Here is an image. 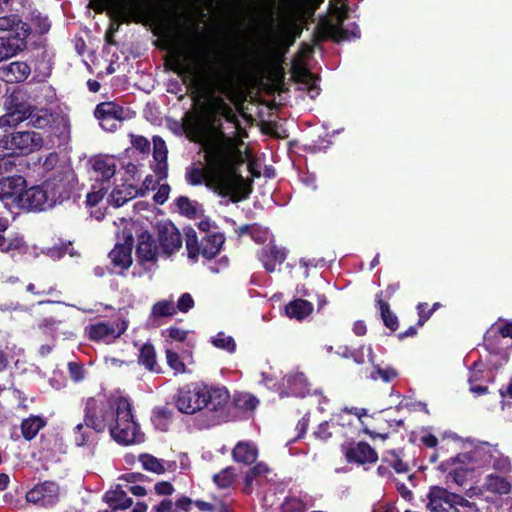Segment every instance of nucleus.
I'll list each match as a JSON object with an SVG mask.
<instances>
[{
  "mask_svg": "<svg viewBox=\"0 0 512 512\" xmlns=\"http://www.w3.org/2000/svg\"><path fill=\"white\" fill-rule=\"evenodd\" d=\"M172 70L183 78L197 92L209 98V105L214 115L225 117L232 121L235 118L232 107L222 96L215 93L229 94L240 79L244 64L238 58L225 55L216 61L203 58L190 39L175 56Z\"/></svg>",
  "mask_w": 512,
  "mask_h": 512,
  "instance_id": "f257e3e1",
  "label": "nucleus"
},
{
  "mask_svg": "<svg viewBox=\"0 0 512 512\" xmlns=\"http://www.w3.org/2000/svg\"><path fill=\"white\" fill-rule=\"evenodd\" d=\"M242 145V141L219 133L203 145L208 172L198 167L189 168L186 180L191 185L205 182L219 195L231 196L232 202L246 199L252 191L251 185L237 171L246 160Z\"/></svg>",
  "mask_w": 512,
  "mask_h": 512,
  "instance_id": "f03ea898",
  "label": "nucleus"
},
{
  "mask_svg": "<svg viewBox=\"0 0 512 512\" xmlns=\"http://www.w3.org/2000/svg\"><path fill=\"white\" fill-rule=\"evenodd\" d=\"M84 421L94 432L109 430L119 444L131 445L142 440L129 400L121 395L97 394L85 401Z\"/></svg>",
  "mask_w": 512,
  "mask_h": 512,
  "instance_id": "7ed1b4c3",
  "label": "nucleus"
},
{
  "mask_svg": "<svg viewBox=\"0 0 512 512\" xmlns=\"http://www.w3.org/2000/svg\"><path fill=\"white\" fill-rule=\"evenodd\" d=\"M229 398L230 394L225 387L198 382L180 388L175 396V405L184 414L202 413L206 418L203 426L211 427L225 420Z\"/></svg>",
  "mask_w": 512,
  "mask_h": 512,
  "instance_id": "20e7f679",
  "label": "nucleus"
},
{
  "mask_svg": "<svg viewBox=\"0 0 512 512\" xmlns=\"http://www.w3.org/2000/svg\"><path fill=\"white\" fill-rule=\"evenodd\" d=\"M457 462L463 464L471 463L475 469L493 468L499 473H509L512 468L510 459L501 453L496 446L486 442L475 446L469 452L460 453L443 461L439 465V469L445 471L448 469L449 464Z\"/></svg>",
  "mask_w": 512,
  "mask_h": 512,
  "instance_id": "39448f33",
  "label": "nucleus"
},
{
  "mask_svg": "<svg viewBox=\"0 0 512 512\" xmlns=\"http://www.w3.org/2000/svg\"><path fill=\"white\" fill-rule=\"evenodd\" d=\"M50 203L53 206L62 204L74 198L77 193L78 181L75 172L68 166H63L46 179L44 182Z\"/></svg>",
  "mask_w": 512,
  "mask_h": 512,
  "instance_id": "423d86ee",
  "label": "nucleus"
},
{
  "mask_svg": "<svg viewBox=\"0 0 512 512\" xmlns=\"http://www.w3.org/2000/svg\"><path fill=\"white\" fill-rule=\"evenodd\" d=\"M44 140L40 133L35 131H19L4 135L0 139V148L10 154H28L40 149Z\"/></svg>",
  "mask_w": 512,
  "mask_h": 512,
  "instance_id": "0eeeda50",
  "label": "nucleus"
},
{
  "mask_svg": "<svg viewBox=\"0 0 512 512\" xmlns=\"http://www.w3.org/2000/svg\"><path fill=\"white\" fill-rule=\"evenodd\" d=\"M427 508L431 512H460L459 507L472 508L474 503L442 487H431L428 493Z\"/></svg>",
  "mask_w": 512,
  "mask_h": 512,
  "instance_id": "6e6552de",
  "label": "nucleus"
},
{
  "mask_svg": "<svg viewBox=\"0 0 512 512\" xmlns=\"http://www.w3.org/2000/svg\"><path fill=\"white\" fill-rule=\"evenodd\" d=\"M61 497L60 485L55 481H44L37 483L27 491L25 499L27 503L38 508H52Z\"/></svg>",
  "mask_w": 512,
  "mask_h": 512,
  "instance_id": "1a4fd4ad",
  "label": "nucleus"
},
{
  "mask_svg": "<svg viewBox=\"0 0 512 512\" xmlns=\"http://www.w3.org/2000/svg\"><path fill=\"white\" fill-rule=\"evenodd\" d=\"M6 113L0 117V127H12L27 120L30 106L22 101L20 92L11 93L5 101Z\"/></svg>",
  "mask_w": 512,
  "mask_h": 512,
  "instance_id": "9d476101",
  "label": "nucleus"
},
{
  "mask_svg": "<svg viewBox=\"0 0 512 512\" xmlns=\"http://www.w3.org/2000/svg\"><path fill=\"white\" fill-rule=\"evenodd\" d=\"M127 329V323L124 320L113 322H99L87 327L88 335L91 340L110 343L119 338Z\"/></svg>",
  "mask_w": 512,
  "mask_h": 512,
  "instance_id": "9b49d317",
  "label": "nucleus"
},
{
  "mask_svg": "<svg viewBox=\"0 0 512 512\" xmlns=\"http://www.w3.org/2000/svg\"><path fill=\"white\" fill-rule=\"evenodd\" d=\"M24 188L26 180L20 175L0 178V201L6 206H18Z\"/></svg>",
  "mask_w": 512,
  "mask_h": 512,
  "instance_id": "f8f14e48",
  "label": "nucleus"
},
{
  "mask_svg": "<svg viewBox=\"0 0 512 512\" xmlns=\"http://www.w3.org/2000/svg\"><path fill=\"white\" fill-rule=\"evenodd\" d=\"M18 206L30 210H46L54 207L50 203V196L44 183L42 186L24 188Z\"/></svg>",
  "mask_w": 512,
  "mask_h": 512,
  "instance_id": "ddd939ff",
  "label": "nucleus"
},
{
  "mask_svg": "<svg viewBox=\"0 0 512 512\" xmlns=\"http://www.w3.org/2000/svg\"><path fill=\"white\" fill-rule=\"evenodd\" d=\"M124 242H117L114 249L109 253V258L115 267L122 270L128 269L132 264L133 235L130 231L123 230Z\"/></svg>",
  "mask_w": 512,
  "mask_h": 512,
  "instance_id": "4468645a",
  "label": "nucleus"
},
{
  "mask_svg": "<svg viewBox=\"0 0 512 512\" xmlns=\"http://www.w3.org/2000/svg\"><path fill=\"white\" fill-rule=\"evenodd\" d=\"M158 241L164 254L171 255L182 246V237L179 230L171 222H162L157 226Z\"/></svg>",
  "mask_w": 512,
  "mask_h": 512,
  "instance_id": "2eb2a0df",
  "label": "nucleus"
},
{
  "mask_svg": "<svg viewBox=\"0 0 512 512\" xmlns=\"http://www.w3.org/2000/svg\"><path fill=\"white\" fill-rule=\"evenodd\" d=\"M349 462L358 464L374 463L378 460L376 451L366 442H358L351 445L345 452Z\"/></svg>",
  "mask_w": 512,
  "mask_h": 512,
  "instance_id": "dca6fc26",
  "label": "nucleus"
},
{
  "mask_svg": "<svg viewBox=\"0 0 512 512\" xmlns=\"http://www.w3.org/2000/svg\"><path fill=\"white\" fill-rule=\"evenodd\" d=\"M158 248L152 236L148 232H142L138 236L136 256L141 264L154 263L157 260Z\"/></svg>",
  "mask_w": 512,
  "mask_h": 512,
  "instance_id": "f3484780",
  "label": "nucleus"
},
{
  "mask_svg": "<svg viewBox=\"0 0 512 512\" xmlns=\"http://www.w3.org/2000/svg\"><path fill=\"white\" fill-rule=\"evenodd\" d=\"M27 38L23 35L0 38V62L24 51L27 48Z\"/></svg>",
  "mask_w": 512,
  "mask_h": 512,
  "instance_id": "a211bd4d",
  "label": "nucleus"
},
{
  "mask_svg": "<svg viewBox=\"0 0 512 512\" xmlns=\"http://www.w3.org/2000/svg\"><path fill=\"white\" fill-rule=\"evenodd\" d=\"M138 461L141 463L144 470L158 475L164 474L165 472H174L177 467L175 461L159 459L148 453L140 454Z\"/></svg>",
  "mask_w": 512,
  "mask_h": 512,
  "instance_id": "6ab92c4d",
  "label": "nucleus"
},
{
  "mask_svg": "<svg viewBox=\"0 0 512 512\" xmlns=\"http://www.w3.org/2000/svg\"><path fill=\"white\" fill-rule=\"evenodd\" d=\"M31 73L30 66L23 61L11 62L0 68V75L7 83L25 81Z\"/></svg>",
  "mask_w": 512,
  "mask_h": 512,
  "instance_id": "aec40b11",
  "label": "nucleus"
},
{
  "mask_svg": "<svg viewBox=\"0 0 512 512\" xmlns=\"http://www.w3.org/2000/svg\"><path fill=\"white\" fill-rule=\"evenodd\" d=\"M90 163L92 165L96 181L106 182L115 175L116 161L112 157H95L90 161Z\"/></svg>",
  "mask_w": 512,
  "mask_h": 512,
  "instance_id": "412c9836",
  "label": "nucleus"
},
{
  "mask_svg": "<svg viewBox=\"0 0 512 512\" xmlns=\"http://www.w3.org/2000/svg\"><path fill=\"white\" fill-rule=\"evenodd\" d=\"M501 338L512 339V322L506 323L503 326L493 325L484 337V344L491 352L499 353L501 350L499 345Z\"/></svg>",
  "mask_w": 512,
  "mask_h": 512,
  "instance_id": "4be33fe9",
  "label": "nucleus"
},
{
  "mask_svg": "<svg viewBox=\"0 0 512 512\" xmlns=\"http://www.w3.org/2000/svg\"><path fill=\"white\" fill-rule=\"evenodd\" d=\"M167 154L168 150L165 141L160 136H154L153 159L156 162V165L154 166V172L160 179L167 177Z\"/></svg>",
  "mask_w": 512,
  "mask_h": 512,
  "instance_id": "5701e85b",
  "label": "nucleus"
},
{
  "mask_svg": "<svg viewBox=\"0 0 512 512\" xmlns=\"http://www.w3.org/2000/svg\"><path fill=\"white\" fill-rule=\"evenodd\" d=\"M0 32H14V36L29 37L32 28L28 23L22 21L19 15L9 14L0 16Z\"/></svg>",
  "mask_w": 512,
  "mask_h": 512,
  "instance_id": "b1692460",
  "label": "nucleus"
},
{
  "mask_svg": "<svg viewBox=\"0 0 512 512\" xmlns=\"http://www.w3.org/2000/svg\"><path fill=\"white\" fill-rule=\"evenodd\" d=\"M259 260L263 263L268 272H274L276 263H282L286 259V252L274 244L264 246L258 254Z\"/></svg>",
  "mask_w": 512,
  "mask_h": 512,
  "instance_id": "393cba45",
  "label": "nucleus"
},
{
  "mask_svg": "<svg viewBox=\"0 0 512 512\" xmlns=\"http://www.w3.org/2000/svg\"><path fill=\"white\" fill-rule=\"evenodd\" d=\"M113 17L119 22H130L134 18L135 3L133 0H106Z\"/></svg>",
  "mask_w": 512,
  "mask_h": 512,
  "instance_id": "a878e982",
  "label": "nucleus"
},
{
  "mask_svg": "<svg viewBox=\"0 0 512 512\" xmlns=\"http://www.w3.org/2000/svg\"><path fill=\"white\" fill-rule=\"evenodd\" d=\"M287 392L282 391L280 397L297 396L304 397L308 392V383L305 375L301 372L288 374L285 378Z\"/></svg>",
  "mask_w": 512,
  "mask_h": 512,
  "instance_id": "bb28decb",
  "label": "nucleus"
},
{
  "mask_svg": "<svg viewBox=\"0 0 512 512\" xmlns=\"http://www.w3.org/2000/svg\"><path fill=\"white\" fill-rule=\"evenodd\" d=\"M98 433L94 432L92 426L87 425L83 420V422L74 426L71 437L77 447H85L92 445L96 441V434Z\"/></svg>",
  "mask_w": 512,
  "mask_h": 512,
  "instance_id": "cd10ccee",
  "label": "nucleus"
},
{
  "mask_svg": "<svg viewBox=\"0 0 512 512\" xmlns=\"http://www.w3.org/2000/svg\"><path fill=\"white\" fill-rule=\"evenodd\" d=\"M225 237L222 233L213 232L201 240V255L206 259H212L220 252Z\"/></svg>",
  "mask_w": 512,
  "mask_h": 512,
  "instance_id": "c85d7f7f",
  "label": "nucleus"
},
{
  "mask_svg": "<svg viewBox=\"0 0 512 512\" xmlns=\"http://www.w3.org/2000/svg\"><path fill=\"white\" fill-rule=\"evenodd\" d=\"M138 190L131 184L116 186L109 195V203L114 207H121L129 200L135 198Z\"/></svg>",
  "mask_w": 512,
  "mask_h": 512,
  "instance_id": "c756f323",
  "label": "nucleus"
},
{
  "mask_svg": "<svg viewBox=\"0 0 512 512\" xmlns=\"http://www.w3.org/2000/svg\"><path fill=\"white\" fill-rule=\"evenodd\" d=\"M232 455L236 462L250 465L257 459L258 451L250 442H239L233 449Z\"/></svg>",
  "mask_w": 512,
  "mask_h": 512,
  "instance_id": "7c9ffc66",
  "label": "nucleus"
},
{
  "mask_svg": "<svg viewBox=\"0 0 512 512\" xmlns=\"http://www.w3.org/2000/svg\"><path fill=\"white\" fill-rule=\"evenodd\" d=\"M286 315L298 321L303 320L313 311V305L306 300L296 299L285 307Z\"/></svg>",
  "mask_w": 512,
  "mask_h": 512,
  "instance_id": "2f4dec72",
  "label": "nucleus"
},
{
  "mask_svg": "<svg viewBox=\"0 0 512 512\" xmlns=\"http://www.w3.org/2000/svg\"><path fill=\"white\" fill-rule=\"evenodd\" d=\"M104 500L113 510L127 509L133 504V500L121 489L107 491Z\"/></svg>",
  "mask_w": 512,
  "mask_h": 512,
  "instance_id": "473e14b6",
  "label": "nucleus"
},
{
  "mask_svg": "<svg viewBox=\"0 0 512 512\" xmlns=\"http://www.w3.org/2000/svg\"><path fill=\"white\" fill-rule=\"evenodd\" d=\"M484 488L488 492L505 495L511 491V484L502 476L489 474L485 477Z\"/></svg>",
  "mask_w": 512,
  "mask_h": 512,
  "instance_id": "72a5a7b5",
  "label": "nucleus"
},
{
  "mask_svg": "<svg viewBox=\"0 0 512 512\" xmlns=\"http://www.w3.org/2000/svg\"><path fill=\"white\" fill-rule=\"evenodd\" d=\"M129 110L124 109L122 106L114 102H102L96 106L94 115H106L120 121L128 117Z\"/></svg>",
  "mask_w": 512,
  "mask_h": 512,
  "instance_id": "f704fd0d",
  "label": "nucleus"
},
{
  "mask_svg": "<svg viewBox=\"0 0 512 512\" xmlns=\"http://www.w3.org/2000/svg\"><path fill=\"white\" fill-rule=\"evenodd\" d=\"M46 425V421L39 416H31L21 423V432L25 440L30 441Z\"/></svg>",
  "mask_w": 512,
  "mask_h": 512,
  "instance_id": "c9c22d12",
  "label": "nucleus"
},
{
  "mask_svg": "<svg viewBox=\"0 0 512 512\" xmlns=\"http://www.w3.org/2000/svg\"><path fill=\"white\" fill-rule=\"evenodd\" d=\"M376 303L379 307L381 318L383 320L384 325L392 331L397 330L398 318L390 310V306H389L388 302L383 300L382 293H378L376 295Z\"/></svg>",
  "mask_w": 512,
  "mask_h": 512,
  "instance_id": "e433bc0d",
  "label": "nucleus"
},
{
  "mask_svg": "<svg viewBox=\"0 0 512 512\" xmlns=\"http://www.w3.org/2000/svg\"><path fill=\"white\" fill-rule=\"evenodd\" d=\"M475 468L471 463L463 464L457 462L455 464L448 465V478L459 486H462L465 481L468 472L473 471ZM446 472V470L444 471Z\"/></svg>",
  "mask_w": 512,
  "mask_h": 512,
  "instance_id": "4c0bfd02",
  "label": "nucleus"
},
{
  "mask_svg": "<svg viewBox=\"0 0 512 512\" xmlns=\"http://www.w3.org/2000/svg\"><path fill=\"white\" fill-rule=\"evenodd\" d=\"M138 362L149 371H158L156 352L154 346L151 343H145L141 347L139 351Z\"/></svg>",
  "mask_w": 512,
  "mask_h": 512,
  "instance_id": "58836bf2",
  "label": "nucleus"
},
{
  "mask_svg": "<svg viewBox=\"0 0 512 512\" xmlns=\"http://www.w3.org/2000/svg\"><path fill=\"white\" fill-rule=\"evenodd\" d=\"M209 342L217 349L224 350L230 354L236 351V342L232 336L226 335L224 332H218L215 336H211Z\"/></svg>",
  "mask_w": 512,
  "mask_h": 512,
  "instance_id": "ea45409f",
  "label": "nucleus"
},
{
  "mask_svg": "<svg viewBox=\"0 0 512 512\" xmlns=\"http://www.w3.org/2000/svg\"><path fill=\"white\" fill-rule=\"evenodd\" d=\"M29 123L38 129H44L53 123V115L46 110H32L30 108Z\"/></svg>",
  "mask_w": 512,
  "mask_h": 512,
  "instance_id": "a19ab883",
  "label": "nucleus"
},
{
  "mask_svg": "<svg viewBox=\"0 0 512 512\" xmlns=\"http://www.w3.org/2000/svg\"><path fill=\"white\" fill-rule=\"evenodd\" d=\"M176 314V307L172 299L161 300L156 302L151 309L150 317L160 318L168 317Z\"/></svg>",
  "mask_w": 512,
  "mask_h": 512,
  "instance_id": "79ce46f5",
  "label": "nucleus"
},
{
  "mask_svg": "<svg viewBox=\"0 0 512 512\" xmlns=\"http://www.w3.org/2000/svg\"><path fill=\"white\" fill-rule=\"evenodd\" d=\"M31 24L34 26L36 33L46 34L51 28V22L48 16L43 15L38 10H32L28 17Z\"/></svg>",
  "mask_w": 512,
  "mask_h": 512,
  "instance_id": "37998d69",
  "label": "nucleus"
},
{
  "mask_svg": "<svg viewBox=\"0 0 512 512\" xmlns=\"http://www.w3.org/2000/svg\"><path fill=\"white\" fill-rule=\"evenodd\" d=\"M269 472V468L264 463H258L253 468L249 469L245 475V492L250 493L251 492V485L255 480L260 478L261 476H265Z\"/></svg>",
  "mask_w": 512,
  "mask_h": 512,
  "instance_id": "c03bdc74",
  "label": "nucleus"
},
{
  "mask_svg": "<svg viewBox=\"0 0 512 512\" xmlns=\"http://www.w3.org/2000/svg\"><path fill=\"white\" fill-rule=\"evenodd\" d=\"M186 249L191 259L201 255V242L199 243L195 230L191 228L186 231Z\"/></svg>",
  "mask_w": 512,
  "mask_h": 512,
  "instance_id": "a18cd8bd",
  "label": "nucleus"
},
{
  "mask_svg": "<svg viewBox=\"0 0 512 512\" xmlns=\"http://www.w3.org/2000/svg\"><path fill=\"white\" fill-rule=\"evenodd\" d=\"M398 376V372L392 367L382 368L380 365H374V372L371 373L370 378L377 380L381 378L384 382L388 383Z\"/></svg>",
  "mask_w": 512,
  "mask_h": 512,
  "instance_id": "49530a36",
  "label": "nucleus"
},
{
  "mask_svg": "<svg viewBox=\"0 0 512 512\" xmlns=\"http://www.w3.org/2000/svg\"><path fill=\"white\" fill-rule=\"evenodd\" d=\"M166 360L168 366L175 371V374H183L186 373V367L183 361L180 359L177 352L167 349L166 350Z\"/></svg>",
  "mask_w": 512,
  "mask_h": 512,
  "instance_id": "de8ad7c7",
  "label": "nucleus"
},
{
  "mask_svg": "<svg viewBox=\"0 0 512 512\" xmlns=\"http://www.w3.org/2000/svg\"><path fill=\"white\" fill-rule=\"evenodd\" d=\"M234 480V473L231 467H227L213 476L214 483L220 488L229 487Z\"/></svg>",
  "mask_w": 512,
  "mask_h": 512,
  "instance_id": "09e8293b",
  "label": "nucleus"
},
{
  "mask_svg": "<svg viewBox=\"0 0 512 512\" xmlns=\"http://www.w3.org/2000/svg\"><path fill=\"white\" fill-rule=\"evenodd\" d=\"M176 204L179 208V211L188 216V217H195L196 216V213H197V210H196V207H195V203L193 201H191L188 197H185V196H180L177 200H176Z\"/></svg>",
  "mask_w": 512,
  "mask_h": 512,
  "instance_id": "8fccbe9b",
  "label": "nucleus"
},
{
  "mask_svg": "<svg viewBox=\"0 0 512 512\" xmlns=\"http://www.w3.org/2000/svg\"><path fill=\"white\" fill-rule=\"evenodd\" d=\"M301 82L305 84L309 90L311 98H315L319 95V88L316 86V79L313 74L308 71H304L301 75Z\"/></svg>",
  "mask_w": 512,
  "mask_h": 512,
  "instance_id": "3c124183",
  "label": "nucleus"
},
{
  "mask_svg": "<svg viewBox=\"0 0 512 512\" xmlns=\"http://www.w3.org/2000/svg\"><path fill=\"white\" fill-rule=\"evenodd\" d=\"M99 120L101 127L106 131H115L122 122L118 119L107 117L106 115H95Z\"/></svg>",
  "mask_w": 512,
  "mask_h": 512,
  "instance_id": "603ef678",
  "label": "nucleus"
},
{
  "mask_svg": "<svg viewBox=\"0 0 512 512\" xmlns=\"http://www.w3.org/2000/svg\"><path fill=\"white\" fill-rule=\"evenodd\" d=\"M68 371L70 378L74 382H80L84 379V368L81 364L77 362H69L68 363Z\"/></svg>",
  "mask_w": 512,
  "mask_h": 512,
  "instance_id": "864d4df0",
  "label": "nucleus"
},
{
  "mask_svg": "<svg viewBox=\"0 0 512 512\" xmlns=\"http://www.w3.org/2000/svg\"><path fill=\"white\" fill-rule=\"evenodd\" d=\"M194 306V300L192 296L189 293H184L181 295L177 302L176 311L179 310L180 312L186 313L190 309H192Z\"/></svg>",
  "mask_w": 512,
  "mask_h": 512,
  "instance_id": "5fc2aeb1",
  "label": "nucleus"
},
{
  "mask_svg": "<svg viewBox=\"0 0 512 512\" xmlns=\"http://www.w3.org/2000/svg\"><path fill=\"white\" fill-rule=\"evenodd\" d=\"M93 189H96L93 187ZM107 191V188L100 187L97 190H93L87 194V205L89 206H96L104 197L105 193Z\"/></svg>",
  "mask_w": 512,
  "mask_h": 512,
  "instance_id": "6e6d98bb",
  "label": "nucleus"
},
{
  "mask_svg": "<svg viewBox=\"0 0 512 512\" xmlns=\"http://www.w3.org/2000/svg\"><path fill=\"white\" fill-rule=\"evenodd\" d=\"M60 321H57L56 319L52 317L44 318L39 323V328L43 330L46 333H50L55 331L58 328V325L60 324Z\"/></svg>",
  "mask_w": 512,
  "mask_h": 512,
  "instance_id": "4d7b16f0",
  "label": "nucleus"
},
{
  "mask_svg": "<svg viewBox=\"0 0 512 512\" xmlns=\"http://www.w3.org/2000/svg\"><path fill=\"white\" fill-rule=\"evenodd\" d=\"M170 193V187L167 184H163L159 187L158 191L155 193L153 199L157 204H164Z\"/></svg>",
  "mask_w": 512,
  "mask_h": 512,
  "instance_id": "13d9d810",
  "label": "nucleus"
},
{
  "mask_svg": "<svg viewBox=\"0 0 512 512\" xmlns=\"http://www.w3.org/2000/svg\"><path fill=\"white\" fill-rule=\"evenodd\" d=\"M154 490L158 495H171L174 492L172 484L167 481L156 483Z\"/></svg>",
  "mask_w": 512,
  "mask_h": 512,
  "instance_id": "bf43d9fd",
  "label": "nucleus"
},
{
  "mask_svg": "<svg viewBox=\"0 0 512 512\" xmlns=\"http://www.w3.org/2000/svg\"><path fill=\"white\" fill-rule=\"evenodd\" d=\"M132 144L140 152H146L150 148L149 141L143 136H133Z\"/></svg>",
  "mask_w": 512,
  "mask_h": 512,
  "instance_id": "052dcab7",
  "label": "nucleus"
},
{
  "mask_svg": "<svg viewBox=\"0 0 512 512\" xmlns=\"http://www.w3.org/2000/svg\"><path fill=\"white\" fill-rule=\"evenodd\" d=\"M314 435H315L318 439L323 440V441H325V440L329 439V438L331 437V435H332V434H331V432L329 431V424H328V422H323V423H321V424L317 427L316 431L314 432Z\"/></svg>",
  "mask_w": 512,
  "mask_h": 512,
  "instance_id": "680f3d73",
  "label": "nucleus"
},
{
  "mask_svg": "<svg viewBox=\"0 0 512 512\" xmlns=\"http://www.w3.org/2000/svg\"><path fill=\"white\" fill-rule=\"evenodd\" d=\"M155 512H177L175 505L171 500L164 499L153 508Z\"/></svg>",
  "mask_w": 512,
  "mask_h": 512,
  "instance_id": "e2e57ef3",
  "label": "nucleus"
},
{
  "mask_svg": "<svg viewBox=\"0 0 512 512\" xmlns=\"http://www.w3.org/2000/svg\"><path fill=\"white\" fill-rule=\"evenodd\" d=\"M169 337L172 339L182 342L187 337V332L185 330H182L180 328L172 327L169 329Z\"/></svg>",
  "mask_w": 512,
  "mask_h": 512,
  "instance_id": "0e129e2a",
  "label": "nucleus"
},
{
  "mask_svg": "<svg viewBox=\"0 0 512 512\" xmlns=\"http://www.w3.org/2000/svg\"><path fill=\"white\" fill-rule=\"evenodd\" d=\"M25 248V243L23 239H15L11 241L5 248L2 249L3 252H9L12 250H23Z\"/></svg>",
  "mask_w": 512,
  "mask_h": 512,
  "instance_id": "69168bd1",
  "label": "nucleus"
},
{
  "mask_svg": "<svg viewBox=\"0 0 512 512\" xmlns=\"http://www.w3.org/2000/svg\"><path fill=\"white\" fill-rule=\"evenodd\" d=\"M58 162V155L56 153H50L43 162V168L45 170H51L55 167Z\"/></svg>",
  "mask_w": 512,
  "mask_h": 512,
  "instance_id": "338daca9",
  "label": "nucleus"
},
{
  "mask_svg": "<svg viewBox=\"0 0 512 512\" xmlns=\"http://www.w3.org/2000/svg\"><path fill=\"white\" fill-rule=\"evenodd\" d=\"M191 504H192L191 499L189 497L184 496L176 501L175 508L176 509L179 508L183 511L188 512L190 510Z\"/></svg>",
  "mask_w": 512,
  "mask_h": 512,
  "instance_id": "774afa93",
  "label": "nucleus"
}]
</instances>
